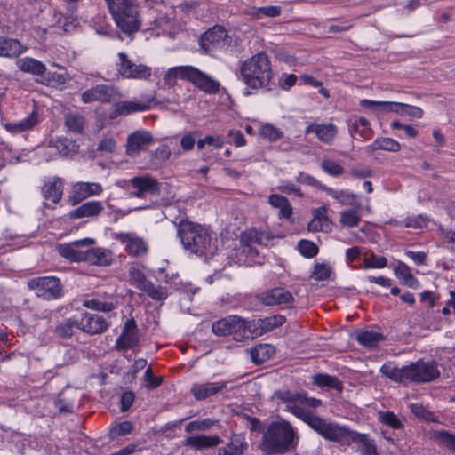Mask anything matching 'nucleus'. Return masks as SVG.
<instances>
[{
  "label": "nucleus",
  "mask_w": 455,
  "mask_h": 455,
  "mask_svg": "<svg viewBox=\"0 0 455 455\" xmlns=\"http://www.w3.org/2000/svg\"><path fill=\"white\" fill-rule=\"evenodd\" d=\"M285 410L303 422L327 441L348 443L353 432L337 423L329 422L315 415V410L321 405L322 400H283Z\"/></svg>",
  "instance_id": "nucleus-1"
},
{
  "label": "nucleus",
  "mask_w": 455,
  "mask_h": 455,
  "mask_svg": "<svg viewBox=\"0 0 455 455\" xmlns=\"http://www.w3.org/2000/svg\"><path fill=\"white\" fill-rule=\"evenodd\" d=\"M297 444L298 437L291 424L276 420L271 422L263 433L259 448L267 455L285 454Z\"/></svg>",
  "instance_id": "nucleus-2"
},
{
  "label": "nucleus",
  "mask_w": 455,
  "mask_h": 455,
  "mask_svg": "<svg viewBox=\"0 0 455 455\" xmlns=\"http://www.w3.org/2000/svg\"><path fill=\"white\" fill-rule=\"evenodd\" d=\"M274 238L267 229L250 228L241 234L239 246L233 249L230 259L239 265L259 264V252L255 246L267 247L271 244Z\"/></svg>",
  "instance_id": "nucleus-3"
},
{
  "label": "nucleus",
  "mask_w": 455,
  "mask_h": 455,
  "mask_svg": "<svg viewBox=\"0 0 455 455\" xmlns=\"http://www.w3.org/2000/svg\"><path fill=\"white\" fill-rule=\"evenodd\" d=\"M178 236L186 251L198 256H213L219 250L217 241L212 242L208 229L199 224L180 223Z\"/></svg>",
  "instance_id": "nucleus-4"
},
{
  "label": "nucleus",
  "mask_w": 455,
  "mask_h": 455,
  "mask_svg": "<svg viewBox=\"0 0 455 455\" xmlns=\"http://www.w3.org/2000/svg\"><path fill=\"white\" fill-rule=\"evenodd\" d=\"M240 74L245 84L251 89L268 88L274 72L268 55L260 52L243 62Z\"/></svg>",
  "instance_id": "nucleus-5"
},
{
  "label": "nucleus",
  "mask_w": 455,
  "mask_h": 455,
  "mask_svg": "<svg viewBox=\"0 0 455 455\" xmlns=\"http://www.w3.org/2000/svg\"><path fill=\"white\" fill-rule=\"evenodd\" d=\"M116 26L125 34L140 29L141 16L137 0H105Z\"/></svg>",
  "instance_id": "nucleus-6"
},
{
  "label": "nucleus",
  "mask_w": 455,
  "mask_h": 455,
  "mask_svg": "<svg viewBox=\"0 0 455 455\" xmlns=\"http://www.w3.org/2000/svg\"><path fill=\"white\" fill-rule=\"evenodd\" d=\"M118 185L126 191L130 197L145 198L148 196H156L160 192V183L148 174L122 180Z\"/></svg>",
  "instance_id": "nucleus-7"
},
{
  "label": "nucleus",
  "mask_w": 455,
  "mask_h": 455,
  "mask_svg": "<svg viewBox=\"0 0 455 455\" xmlns=\"http://www.w3.org/2000/svg\"><path fill=\"white\" fill-rule=\"evenodd\" d=\"M28 287L30 291L46 300L57 299L63 294L60 279L54 276H40L28 280Z\"/></svg>",
  "instance_id": "nucleus-8"
},
{
  "label": "nucleus",
  "mask_w": 455,
  "mask_h": 455,
  "mask_svg": "<svg viewBox=\"0 0 455 455\" xmlns=\"http://www.w3.org/2000/svg\"><path fill=\"white\" fill-rule=\"evenodd\" d=\"M406 381L422 383L430 382L439 377L440 372L435 362L419 360L405 366Z\"/></svg>",
  "instance_id": "nucleus-9"
},
{
  "label": "nucleus",
  "mask_w": 455,
  "mask_h": 455,
  "mask_svg": "<svg viewBox=\"0 0 455 455\" xmlns=\"http://www.w3.org/2000/svg\"><path fill=\"white\" fill-rule=\"evenodd\" d=\"M130 280L138 289L146 292L151 299L155 300H164L168 297L166 288L162 286H155L148 281L143 272L135 266L129 268Z\"/></svg>",
  "instance_id": "nucleus-10"
},
{
  "label": "nucleus",
  "mask_w": 455,
  "mask_h": 455,
  "mask_svg": "<svg viewBox=\"0 0 455 455\" xmlns=\"http://www.w3.org/2000/svg\"><path fill=\"white\" fill-rule=\"evenodd\" d=\"M116 70L117 75L126 79H148L151 76V68L135 64L124 52L118 53Z\"/></svg>",
  "instance_id": "nucleus-11"
},
{
  "label": "nucleus",
  "mask_w": 455,
  "mask_h": 455,
  "mask_svg": "<svg viewBox=\"0 0 455 455\" xmlns=\"http://www.w3.org/2000/svg\"><path fill=\"white\" fill-rule=\"evenodd\" d=\"M114 238L124 245L125 252L132 258H142L148 252L147 242L136 233H116Z\"/></svg>",
  "instance_id": "nucleus-12"
},
{
  "label": "nucleus",
  "mask_w": 455,
  "mask_h": 455,
  "mask_svg": "<svg viewBox=\"0 0 455 455\" xmlns=\"http://www.w3.org/2000/svg\"><path fill=\"white\" fill-rule=\"evenodd\" d=\"M93 243V239L84 238L74 241L70 243L60 244L58 251L62 257L70 261H85L86 249Z\"/></svg>",
  "instance_id": "nucleus-13"
},
{
  "label": "nucleus",
  "mask_w": 455,
  "mask_h": 455,
  "mask_svg": "<svg viewBox=\"0 0 455 455\" xmlns=\"http://www.w3.org/2000/svg\"><path fill=\"white\" fill-rule=\"evenodd\" d=\"M139 345V332L135 320L128 319L122 330L120 336L116 339L115 348L117 351L135 350Z\"/></svg>",
  "instance_id": "nucleus-14"
},
{
  "label": "nucleus",
  "mask_w": 455,
  "mask_h": 455,
  "mask_svg": "<svg viewBox=\"0 0 455 455\" xmlns=\"http://www.w3.org/2000/svg\"><path fill=\"white\" fill-rule=\"evenodd\" d=\"M78 329L90 335H97L105 332L109 324L106 319L97 314L84 312L81 319L77 320Z\"/></svg>",
  "instance_id": "nucleus-15"
},
{
  "label": "nucleus",
  "mask_w": 455,
  "mask_h": 455,
  "mask_svg": "<svg viewBox=\"0 0 455 455\" xmlns=\"http://www.w3.org/2000/svg\"><path fill=\"white\" fill-rule=\"evenodd\" d=\"M116 89L113 85L98 84L84 91L81 98L84 103L92 101L111 102L116 99Z\"/></svg>",
  "instance_id": "nucleus-16"
},
{
  "label": "nucleus",
  "mask_w": 455,
  "mask_h": 455,
  "mask_svg": "<svg viewBox=\"0 0 455 455\" xmlns=\"http://www.w3.org/2000/svg\"><path fill=\"white\" fill-rule=\"evenodd\" d=\"M102 191V186L98 182H76L72 187L71 204L76 205L90 196H100Z\"/></svg>",
  "instance_id": "nucleus-17"
},
{
  "label": "nucleus",
  "mask_w": 455,
  "mask_h": 455,
  "mask_svg": "<svg viewBox=\"0 0 455 455\" xmlns=\"http://www.w3.org/2000/svg\"><path fill=\"white\" fill-rule=\"evenodd\" d=\"M254 327L252 322H246L244 319L236 315L229 316V336L235 341H243L253 339Z\"/></svg>",
  "instance_id": "nucleus-18"
},
{
  "label": "nucleus",
  "mask_w": 455,
  "mask_h": 455,
  "mask_svg": "<svg viewBox=\"0 0 455 455\" xmlns=\"http://www.w3.org/2000/svg\"><path fill=\"white\" fill-rule=\"evenodd\" d=\"M259 299L266 306L285 305L291 307L294 297L291 291L283 287H275L259 295Z\"/></svg>",
  "instance_id": "nucleus-19"
},
{
  "label": "nucleus",
  "mask_w": 455,
  "mask_h": 455,
  "mask_svg": "<svg viewBox=\"0 0 455 455\" xmlns=\"http://www.w3.org/2000/svg\"><path fill=\"white\" fill-rule=\"evenodd\" d=\"M227 36L228 32L225 28L216 25L201 36L200 45L206 52H209L213 48L221 45Z\"/></svg>",
  "instance_id": "nucleus-20"
},
{
  "label": "nucleus",
  "mask_w": 455,
  "mask_h": 455,
  "mask_svg": "<svg viewBox=\"0 0 455 455\" xmlns=\"http://www.w3.org/2000/svg\"><path fill=\"white\" fill-rule=\"evenodd\" d=\"M152 141L153 137L150 132L146 131H137L130 134L127 138L126 153L131 157H135Z\"/></svg>",
  "instance_id": "nucleus-21"
},
{
  "label": "nucleus",
  "mask_w": 455,
  "mask_h": 455,
  "mask_svg": "<svg viewBox=\"0 0 455 455\" xmlns=\"http://www.w3.org/2000/svg\"><path fill=\"white\" fill-rule=\"evenodd\" d=\"M112 261L113 254L109 250L101 247H87L85 262L91 265L106 267L111 265Z\"/></svg>",
  "instance_id": "nucleus-22"
},
{
  "label": "nucleus",
  "mask_w": 455,
  "mask_h": 455,
  "mask_svg": "<svg viewBox=\"0 0 455 455\" xmlns=\"http://www.w3.org/2000/svg\"><path fill=\"white\" fill-rule=\"evenodd\" d=\"M104 210L103 204L100 201H89L77 208L69 212L68 216L71 219H82L95 217L100 214Z\"/></svg>",
  "instance_id": "nucleus-23"
},
{
  "label": "nucleus",
  "mask_w": 455,
  "mask_h": 455,
  "mask_svg": "<svg viewBox=\"0 0 455 455\" xmlns=\"http://www.w3.org/2000/svg\"><path fill=\"white\" fill-rule=\"evenodd\" d=\"M285 320L286 319L284 316L277 315L253 321L252 326L254 327V335L256 337H259L263 335L264 333L271 331L275 328L283 325Z\"/></svg>",
  "instance_id": "nucleus-24"
},
{
  "label": "nucleus",
  "mask_w": 455,
  "mask_h": 455,
  "mask_svg": "<svg viewBox=\"0 0 455 455\" xmlns=\"http://www.w3.org/2000/svg\"><path fill=\"white\" fill-rule=\"evenodd\" d=\"M191 84H193L200 91L209 94L218 92L220 86L218 81L212 79L210 76L200 71L198 68L196 70Z\"/></svg>",
  "instance_id": "nucleus-25"
},
{
  "label": "nucleus",
  "mask_w": 455,
  "mask_h": 455,
  "mask_svg": "<svg viewBox=\"0 0 455 455\" xmlns=\"http://www.w3.org/2000/svg\"><path fill=\"white\" fill-rule=\"evenodd\" d=\"M314 132L316 137L326 144H331L337 135V127L332 124H311L306 129V133Z\"/></svg>",
  "instance_id": "nucleus-26"
},
{
  "label": "nucleus",
  "mask_w": 455,
  "mask_h": 455,
  "mask_svg": "<svg viewBox=\"0 0 455 455\" xmlns=\"http://www.w3.org/2000/svg\"><path fill=\"white\" fill-rule=\"evenodd\" d=\"M226 387L225 382L217 383H196L191 387V393L195 398H208L217 395Z\"/></svg>",
  "instance_id": "nucleus-27"
},
{
  "label": "nucleus",
  "mask_w": 455,
  "mask_h": 455,
  "mask_svg": "<svg viewBox=\"0 0 455 455\" xmlns=\"http://www.w3.org/2000/svg\"><path fill=\"white\" fill-rule=\"evenodd\" d=\"M151 99H148L144 101H132L124 100L117 102L115 105V111L118 115H130L135 112H142L148 110L151 107Z\"/></svg>",
  "instance_id": "nucleus-28"
},
{
  "label": "nucleus",
  "mask_w": 455,
  "mask_h": 455,
  "mask_svg": "<svg viewBox=\"0 0 455 455\" xmlns=\"http://www.w3.org/2000/svg\"><path fill=\"white\" fill-rule=\"evenodd\" d=\"M251 360L256 365H259L269 360L275 353V347L270 344H259L247 350Z\"/></svg>",
  "instance_id": "nucleus-29"
},
{
  "label": "nucleus",
  "mask_w": 455,
  "mask_h": 455,
  "mask_svg": "<svg viewBox=\"0 0 455 455\" xmlns=\"http://www.w3.org/2000/svg\"><path fill=\"white\" fill-rule=\"evenodd\" d=\"M313 383L326 390H336L338 392H341L343 389L342 382L337 377L329 374L317 373L314 375Z\"/></svg>",
  "instance_id": "nucleus-30"
},
{
  "label": "nucleus",
  "mask_w": 455,
  "mask_h": 455,
  "mask_svg": "<svg viewBox=\"0 0 455 455\" xmlns=\"http://www.w3.org/2000/svg\"><path fill=\"white\" fill-rule=\"evenodd\" d=\"M220 440L218 436L207 435H191L184 440V445L190 446L198 450L214 447L220 443Z\"/></svg>",
  "instance_id": "nucleus-31"
},
{
  "label": "nucleus",
  "mask_w": 455,
  "mask_h": 455,
  "mask_svg": "<svg viewBox=\"0 0 455 455\" xmlns=\"http://www.w3.org/2000/svg\"><path fill=\"white\" fill-rule=\"evenodd\" d=\"M63 185L60 179H54L45 183L42 188V193L45 199L51 200L52 203H58L62 196Z\"/></svg>",
  "instance_id": "nucleus-32"
},
{
  "label": "nucleus",
  "mask_w": 455,
  "mask_h": 455,
  "mask_svg": "<svg viewBox=\"0 0 455 455\" xmlns=\"http://www.w3.org/2000/svg\"><path fill=\"white\" fill-rule=\"evenodd\" d=\"M23 52L24 49L18 40L0 37V56L15 57Z\"/></svg>",
  "instance_id": "nucleus-33"
},
{
  "label": "nucleus",
  "mask_w": 455,
  "mask_h": 455,
  "mask_svg": "<svg viewBox=\"0 0 455 455\" xmlns=\"http://www.w3.org/2000/svg\"><path fill=\"white\" fill-rule=\"evenodd\" d=\"M36 123V115L35 112H32L22 120L5 124L4 127L12 133H19L31 129Z\"/></svg>",
  "instance_id": "nucleus-34"
},
{
  "label": "nucleus",
  "mask_w": 455,
  "mask_h": 455,
  "mask_svg": "<svg viewBox=\"0 0 455 455\" xmlns=\"http://www.w3.org/2000/svg\"><path fill=\"white\" fill-rule=\"evenodd\" d=\"M19 68L27 73L42 76L46 71L45 65L33 58H24L18 61Z\"/></svg>",
  "instance_id": "nucleus-35"
},
{
  "label": "nucleus",
  "mask_w": 455,
  "mask_h": 455,
  "mask_svg": "<svg viewBox=\"0 0 455 455\" xmlns=\"http://www.w3.org/2000/svg\"><path fill=\"white\" fill-rule=\"evenodd\" d=\"M269 204L279 209V215L285 219H290L292 214V207L289 200L281 195L273 194L268 198Z\"/></svg>",
  "instance_id": "nucleus-36"
},
{
  "label": "nucleus",
  "mask_w": 455,
  "mask_h": 455,
  "mask_svg": "<svg viewBox=\"0 0 455 455\" xmlns=\"http://www.w3.org/2000/svg\"><path fill=\"white\" fill-rule=\"evenodd\" d=\"M248 448L245 434L234 433L229 438V455H243Z\"/></svg>",
  "instance_id": "nucleus-37"
},
{
  "label": "nucleus",
  "mask_w": 455,
  "mask_h": 455,
  "mask_svg": "<svg viewBox=\"0 0 455 455\" xmlns=\"http://www.w3.org/2000/svg\"><path fill=\"white\" fill-rule=\"evenodd\" d=\"M322 188L333 199L337 200L343 205H351L355 199V196L353 193H350L348 190L343 189H333L331 188H328L323 186Z\"/></svg>",
  "instance_id": "nucleus-38"
},
{
  "label": "nucleus",
  "mask_w": 455,
  "mask_h": 455,
  "mask_svg": "<svg viewBox=\"0 0 455 455\" xmlns=\"http://www.w3.org/2000/svg\"><path fill=\"white\" fill-rule=\"evenodd\" d=\"M410 408L411 413L419 420L427 422H439L438 416L424 407L422 403H411Z\"/></svg>",
  "instance_id": "nucleus-39"
},
{
  "label": "nucleus",
  "mask_w": 455,
  "mask_h": 455,
  "mask_svg": "<svg viewBox=\"0 0 455 455\" xmlns=\"http://www.w3.org/2000/svg\"><path fill=\"white\" fill-rule=\"evenodd\" d=\"M65 125L69 132L82 133L84 125V117L81 114L69 112L65 116Z\"/></svg>",
  "instance_id": "nucleus-40"
},
{
  "label": "nucleus",
  "mask_w": 455,
  "mask_h": 455,
  "mask_svg": "<svg viewBox=\"0 0 455 455\" xmlns=\"http://www.w3.org/2000/svg\"><path fill=\"white\" fill-rule=\"evenodd\" d=\"M78 329V323L74 319H67L55 328V334L60 339H69L73 336L75 329Z\"/></svg>",
  "instance_id": "nucleus-41"
},
{
  "label": "nucleus",
  "mask_w": 455,
  "mask_h": 455,
  "mask_svg": "<svg viewBox=\"0 0 455 455\" xmlns=\"http://www.w3.org/2000/svg\"><path fill=\"white\" fill-rule=\"evenodd\" d=\"M52 143L56 150L62 156H68L70 155L76 154L78 150V146L76 144V142L66 138L58 139Z\"/></svg>",
  "instance_id": "nucleus-42"
},
{
  "label": "nucleus",
  "mask_w": 455,
  "mask_h": 455,
  "mask_svg": "<svg viewBox=\"0 0 455 455\" xmlns=\"http://www.w3.org/2000/svg\"><path fill=\"white\" fill-rule=\"evenodd\" d=\"M235 424L238 422L243 425L247 429L251 432L260 433L264 429L263 423L254 417H250L245 414H237L236 419L234 420Z\"/></svg>",
  "instance_id": "nucleus-43"
},
{
  "label": "nucleus",
  "mask_w": 455,
  "mask_h": 455,
  "mask_svg": "<svg viewBox=\"0 0 455 455\" xmlns=\"http://www.w3.org/2000/svg\"><path fill=\"white\" fill-rule=\"evenodd\" d=\"M433 438L445 446L448 450L455 452V434L442 429L433 433Z\"/></svg>",
  "instance_id": "nucleus-44"
},
{
  "label": "nucleus",
  "mask_w": 455,
  "mask_h": 455,
  "mask_svg": "<svg viewBox=\"0 0 455 455\" xmlns=\"http://www.w3.org/2000/svg\"><path fill=\"white\" fill-rule=\"evenodd\" d=\"M360 220L361 215L355 209H347L340 212L339 222L344 227L355 228Z\"/></svg>",
  "instance_id": "nucleus-45"
},
{
  "label": "nucleus",
  "mask_w": 455,
  "mask_h": 455,
  "mask_svg": "<svg viewBox=\"0 0 455 455\" xmlns=\"http://www.w3.org/2000/svg\"><path fill=\"white\" fill-rule=\"evenodd\" d=\"M356 339L360 344L371 347L383 339V335L377 331H365L358 333Z\"/></svg>",
  "instance_id": "nucleus-46"
},
{
  "label": "nucleus",
  "mask_w": 455,
  "mask_h": 455,
  "mask_svg": "<svg viewBox=\"0 0 455 455\" xmlns=\"http://www.w3.org/2000/svg\"><path fill=\"white\" fill-rule=\"evenodd\" d=\"M372 150H387L397 152L400 150V144L391 138H379L371 146Z\"/></svg>",
  "instance_id": "nucleus-47"
},
{
  "label": "nucleus",
  "mask_w": 455,
  "mask_h": 455,
  "mask_svg": "<svg viewBox=\"0 0 455 455\" xmlns=\"http://www.w3.org/2000/svg\"><path fill=\"white\" fill-rule=\"evenodd\" d=\"M405 366H403L402 368H398L392 363H386L384 364L380 371L387 377L390 378L391 379L395 381H406L405 379Z\"/></svg>",
  "instance_id": "nucleus-48"
},
{
  "label": "nucleus",
  "mask_w": 455,
  "mask_h": 455,
  "mask_svg": "<svg viewBox=\"0 0 455 455\" xmlns=\"http://www.w3.org/2000/svg\"><path fill=\"white\" fill-rule=\"evenodd\" d=\"M331 274L332 268L329 264L317 263L315 265L310 276L315 281H326L331 278Z\"/></svg>",
  "instance_id": "nucleus-49"
},
{
  "label": "nucleus",
  "mask_w": 455,
  "mask_h": 455,
  "mask_svg": "<svg viewBox=\"0 0 455 455\" xmlns=\"http://www.w3.org/2000/svg\"><path fill=\"white\" fill-rule=\"evenodd\" d=\"M379 419L382 424L393 429H401L403 427V423L393 411H387L379 412Z\"/></svg>",
  "instance_id": "nucleus-50"
},
{
  "label": "nucleus",
  "mask_w": 455,
  "mask_h": 455,
  "mask_svg": "<svg viewBox=\"0 0 455 455\" xmlns=\"http://www.w3.org/2000/svg\"><path fill=\"white\" fill-rule=\"evenodd\" d=\"M172 151L167 145L159 146L153 153L152 165L160 166L166 162L171 156Z\"/></svg>",
  "instance_id": "nucleus-51"
},
{
  "label": "nucleus",
  "mask_w": 455,
  "mask_h": 455,
  "mask_svg": "<svg viewBox=\"0 0 455 455\" xmlns=\"http://www.w3.org/2000/svg\"><path fill=\"white\" fill-rule=\"evenodd\" d=\"M259 134L263 139L269 141H275L283 137V132L269 123L261 126Z\"/></svg>",
  "instance_id": "nucleus-52"
},
{
  "label": "nucleus",
  "mask_w": 455,
  "mask_h": 455,
  "mask_svg": "<svg viewBox=\"0 0 455 455\" xmlns=\"http://www.w3.org/2000/svg\"><path fill=\"white\" fill-rule=\"evenodd\" d=\"M282 8L280 6H264L253 8L251 10V14L256 18H260L261 16L275 18L281 14Z\"/></svg>",
  "instance_id": "nucleus-53"
},
{
  "label": "nucleus",
  "mask_w": 455,
  "mask_h": 455,
  "mask_svg": "<svg viewBox=\"0 0 455 455\" xmlns=\"http://www.w3.org/2000/svg\"><path fill=\"white\" fill-rule=\"evenodd\" d=\"M134 427V425L131 421H123L115 425L109 431V437L114 439L118 436H124L130 434Z\"/></svg>",
  "instance_id": "nucleus-54"
},
{
  "label": "nucleus",
  "mask_w": 455,
  "mask_h": 455,
  "mask_svg": "<svg viewBox=\"0 0 455 455\" xmlns=\"http://www.w3.org/2000/svg\"><path fill=\"white\" fill-rule=\"evenodd\" d=\"M83 305L87 308L101 312H110L115 307L113 303L101 301L98 299H86Z\"/></svg>",
  "instance_id": "nucleus-55"
},
{
  "label": "nucleus",
  "mask_w": 455,
  "mask_h": 455,
  "mask_svg": "<svg viewBox=\"0 0 455 455\" xmlns=\"http://www.w3.org/2000/svg\"><path fill=\"white\" fill-rule=\"evenodd\" d=\"M297 248L299 253L306 258H313L318 253V247L308 240H300Z\"/></svg>",
  "instance_id": "nucleus-56"
},
{
  "label": "nucleus",
  "mask_w": 455,
  "mask_h": 455,
  "mask_svg": "<svg viewBox=\"0 0 455 455\" xmlns=\"http://www.w3.org/2000/svg\"><path fill=\"white\" fill-rule=\"evenodd\" d=\"M322 169L331 176L339 177L344 172V168L337 162L324 159L321 163Z\"/></svg>",
  "instance_id": "nucleus-57"
},
{
  "label": "nucleus",
  "mask_w": 455,
  "mask_h": 455,
  "mask_svg": "<svg viewBox=\"0 0 455 455\" xmlns=\"http://www.w3.org/2000/svg\"><path fill=\"white\" fill-rule=\"evenodd\" d=\"M387 265V259L382 256L372 254L371 257L364 258L363 268H384Z\"/></svg>",
  "instance_id": "nucleus-58"
},
{
  "label": "nucleus",
  "mask_w": 455,
  "mask_h": 455,
  "mask_svg": "<svg viewBox=\"0 0 455 455\" xmlns=\"http://www.w3.org/2000/svg\"><path fill=\"white\" fill-rule=\"evenodd\" d=\"M331 223L329 219H313L308 223V230L313 232H328L331 230Z\"/></svg>",
  "instance_id": "nucleus-59"
},
{
  "label": "nucleus",
  "mask_w": 455,
  "mask_h": 455,
  "mask_svg": "<svg viewBox=\"0 0 455 455\" xmlns=\"http://www.w3.org/2000/svg\"><path fill=\"white\" fill-rule=\"evenodd\" d=\"M211 426L212 421L208 419L204 420H194L186 425L185 431L188 433L202 431L208 429Z\"/></svg>",
  "instance_id": "nucleus-60"
},
{
  "label": "nucleus",
  "mask_w": 455,
  "mask_h": 455,
  "mask_svg": "<svg viewBox=\"0 0 455 455\" xmlns=\"http://www.w3.org/2000/svg\"><path fill=\"white\" fill-rule=\"evenodd\" d=\"M362 455H379L373 440H370L365 435H361Z\"/></svg>",
  "instance_id": "nucleus-61"
},
{
  "label": "nucleus",
  "mask_w": 455,
  "mask_h": 455,
  "mask_svg": "<svg viewBox=\"0 0 455 455\" xmlns=\"http://www.w3.org/2000/svg\"><path fill=\"white\" fill-rule=\"evenodd\" d=\"M175 69L178 74V78L188 80L191 83L193 76L196 73V68L193 66H177Z\"/></svg>",
  "instance_id": "nucleus-62"
},
{
  "label": "nucleus",
  "mask_w": 455,
  "mask_h": 455,
  "mask_svg": "<svg viewBox=\"0 0 455 455\" xmlns=\"http://www.w3.org/2000/svg\"><path fill=\"white\" fill-rule=\"evenodd\" d=\"M401 116H407L411 118L419 119L423 116V110L419 107L403 103Z\"/></svg>",
  "instance_id": "nucleus-63"
},
{
  "label": "nucleus",
  "mask_w": 455,
  "mask_h": 455,
  "mask_svg": "<svg viewBox=\"0 0 455 455\" xmlns=\"http://www.w3.org/2000/svg\"><path fill=\"white\" fill-rule=\"evenodd\" d=\"M116 147V140L111 137H106L100 141L98 145V150L101 152L112 153L115 151Z\"/></svg>",
  "instance_id": "nucleus-64"
}]
</instances>
